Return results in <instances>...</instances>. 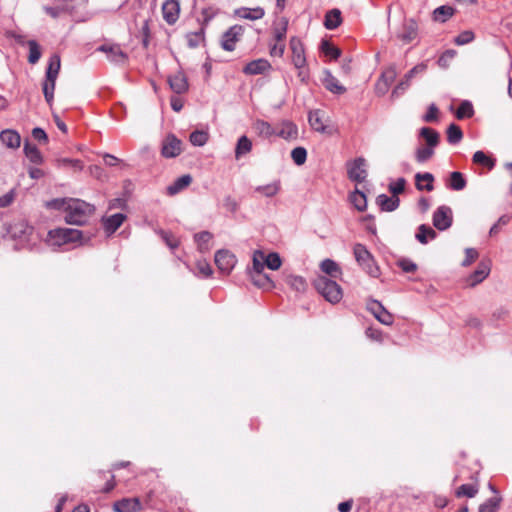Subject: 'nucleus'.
I'll return each instance as SVG.
<instances>
[{"label": "nucleus", "instance_id": "nucleus-17", "mask_svg": "<svg viewBox=\"0 0 512 512\" xmlns=\"http://www.w3.org/2000/svg\"><path fill=\"white\" fill-rule=\"evenodd\" d=\"M113 509L116 512H138L141 509V504L138 498H125L116 501L113 504Z\"/></svg>", "mask_w": 512, "mask_h": 512}, {"label": "nucleus", "instance_id": "nucleus-10", "mask_svg": "<svg viewBox=\"0 0 512 512\" xmlns=\"http://www.w3.org/2000/svg\"><path fill=\"white\" fill-rule=\"evenodd\" d=\"M348 176L352 181L363 182L367 177L366 160L359 157L348 163Z\"/></svg>", "mask_w": 512, "mask_h": 512}, {"label": "nucleus", "instance_id": "nucleus-20", "mask_svg": "<svg viewBox=\"0 0 512 512\" xmlns=\"http://www.w3.org/2000/svg\"><path fill=\"white\" fill-rule=\"evenodd\" d=\"M168 83L170 88L177 94L184 93L188 90L187 78L181 71L169 76Z\"/></svg>", "mask_w": 512, "mask_h": 512}, {"label": "nucleus", "instance_id": "nucleus-44", "mask_svg": "<svg viewBox=\"0 0 512 512\" xmlns=\"http://www.w3.org/2000/svg\"><path fill=\"white\" fill-rule=\"evenodd\" d=\"M265 266L271 270H278L282 265V259L277 252L264 253Z\"/></svg>", "mask_w": 512, "mask_h": 512}, {"label": "nucleus", "instance_id": "nucleus-26", "mask_svg": "<svg viewBox=\"0 0 512 512\" xmlns=\"http://www.w3.org/2000/svg\"><path fill=\"white\" fill-rule=\"evenodd\" d=\"M252 128L258 136L265 139L276 135V128L264 120H256Z\"/></svg>", "mask_w": 512, "mask_h": 512}, {"label": "nucleus", "instance_id": "nucleus-19", "mask_svg": "<svg viewBox=\"0 0 512 512\" xmlns=\"http://www.w3.org/2000/svg\"><path fill=\"white\" fill-rule=\"evenodd\" d=\"M276 135L286 140H293L298 136V128L290 121H282L276 127Z\"/></svg>", "mask_w": 512, "mask_h": 512}, {"label": "nucleus", "instance_id": "nucleus-12", "mask_svg": "<svg viewBox=\"0 0 512 512\" xmlns=\"http://www.w3.org/2000/svg\"><path fill=\"white\" fill-rule=\"evenodd\" d=\"M367 309L374 315V317L384 325H391L393 323V316L385 307L377 300H371L367 303Z\"/></svg>", "mask_w": 512, "mask_h": 512}, {"label": "nucleus", "instance_id": "nucleus-30", "mask_svg": "<svg viewBox=\"0 0 512 512\" xmlns=\"http://www.w3.org/2000/svg\"><path fill=\"white\" fill-rule=\"evenodd\" d=\"M320 269L326 275L332 278H338L342 275L340 266L332 259H325L320 264Z\"/></svg>", "mask_w": 512, "mask_h": 512}, {"label": "nucleus", "instance_id": "nucleus-25", "mask_svg": "<svg viewBox=\"0 0 512 512\" xmlns=\"http://www.w3.org/2000/svg\"><path fill=\"white\" fill-rule=\"evenodd\" d=\"M323 85L325 88L334 94H343L346 88L341 85L336 77L328 70L324 72Z\"/></svg>", "mask_w": 512, "mask_h": 512}, {"label": "nucleus", "instance_id": "nucleus-34", "mask_svg": "<svg viewBox=\"0 0 512 512\" xmlns=\"http://www.w3.org/2000/svg\"><path fill=\"white\" fill-rule=\"evenodd\" d=\"M416 186L419 190H433L434 177L431 173H417L415 176Z\"/></svg>", "mask_w": 512, "mask_h": 512}, {"label": "nucleus", "instance_id": "nucleus-16", "mask_svg": "<svg viewBox=\"0 0 512 512\" xmlns=\"http://www.w3.org/2000/svg\"><path fill=\"white\" fill-rule=\"evenodd\" d=\"M283 278L291 290L299 294H304L306 292L308 284L304 277L284 272Z\"/></svg>", "mask_w": 512, "mask_h": 512}, {"label": "nucleus", "instance_id": "nucleus-22", "mask_svg": "<svg viewBox=\"0 0 512 512\" xmlns=\"http://www.w3.org/2000/svg\"><path fill=\"white\" fill-rule=\"evenodd\" d=\"M234 14L238 16L239 18L246 19V20H259L262 19L265 15V11L261 7H255V8H248V7H241L234 11Z\"/></svg>", "mask_w": 512, "mask_h": 512}, {"label": "nucleus", "instance_id": "nucleus-2", "mask_svg": "<svg viewBox=\"0 0 512 512\" xmlns=\"http://www.w3.org/2000/svg\"><path fill=\"white\" fill-rule=\"evenodd\" d=\"M45 242L49 247L56 249L66 244H85L88 238H84L82 231L78 229L56 228L47 233Z\"/></svg>", "mask_w": 512, "mask_h": 512}, {"label": "nucleus", "instance_id": "nucleus-58", "mask_svg": "<svg viewBox=\"0 0 512 512\" xmlns=\"http://www.w3.org/2000/svg\"><path fill=\"white\" fill-rule=\"evenodd\" d=\"M287 20L282 19L281 25L273 29L274 40L277 42H283L287 33Z\"/></svg>", "mask_w": 512, "mask_h": 512}, {"label": "nucleus", "instance_id": "nucleus-32", "mask_svg": "<svg viewBox=\"0 0 512 512\" xmlns=\"http://www.w3.org/2000/svg\"><path fill=\"white\" fill-rule=\"evenodd\" d=\"M250 279L252 283L262 289H272L275 287L273 280L267 275L262 273L251 274Z\"/></svg>", "mask_w": 512, "mask_h": 512}, {"label": "nucleus", "instance_id": "nucleus-56", "mask_svg": "<svg viewBox=\"0 0 512 512\" xmlns=\"http://www.w3.org/2000/svg\"><path fill=\"white\" fill-rule=\"evenodd\" d=\"M321 50L326 56H329L332 59H337L341 54L340 50L331 45L328 41H322Z\"/></svg>", "mask_w": 512, "mask_h": 512}, {"label": "nucleus", "instance_id": "nucleus-6", "mask_svg": "<svg viewBox=\"0 0 512 512\" xmlns=\"http://www.w3.org/2000/svg\"><path fill=\"white\" fill-rule=\"evenodd\" d=\"M244 34V28L241 25H233L227 29L221 38V47L223 50L232 52L236 48V43Z\"/></svg>", "mask_w": 512, "mask_h": 512}, {"label": "nucleus", "instance_id": "nucleus-18", "mask_svg": "<svg viewBox=\"0 0 512 512\" xmlns=\"http://www.w3.org/2000/svg\"><path fill=\"white\" fill-rule=\"evenodd\" d=\"M271 68L268 60L260 58L249 62L244 68L243 72L247 75H257L268 71Z\"/></svg>", "mask_w": 512, "mask_h": 512}, {"label": "nucleus", "instance_id": "nucleus-15", "mask_svg": "<svg viewBox=\"0 0 512 512\" xmlns=\"http://www.w3.org/2000/svg\"><path fill=\"white\" fill-rule=\"evenodd\" d=\"M426 69L425 64H419L413 67L403 78V80L394 88L392 92L393 97L401 95L410 85L411 79L417 74L422 73Z\"/></svg>", "mask_w": 512, "mask_h": 512}, {"label": "nucleus", "instance_id": "nucleus-59", "mask_svg": "<svg viewBox=\"0 0 512 512\" xmlns=\"http://www.w3.org/2000/svg\"><path fill=\"white\" fill-rule=\"evenodd\" d=\"M434 154V148L432 147H420L416 151V160L420 163H423L430 159Z\"/></svg>", "mask_w": 512, "mask_h": 512}, {"label": "nucleus", "instance_id": "nucleus-46", "mask_svg": "<svg viewBox=\"0 0 512 512\" xmlns=\"http://www.w3.org/2000/svg\"><path fill=\"white\" fill-rule=\"evenodd\" d=\"M450 188L455 191H461L466 186V180L464 179L462 173L460 172H452L450 174Z\"/></svg>", "mask_w": 512, "mask_h": 512}, {"label": "nucleus", "instance_id": "nucleus-11", "mask_svg": "<svg viewBox=\"0 0 512 512\" xmlns=\"http://www.w3.org/2000/svg\"><path fill=\"white\" fill-rule=\"evenodd\" d=\"M98 51L105 53L107 59L116 65H124L128 60V55L119 45H102L98 48Z\"/></svg>", "mask_w": 512, "mask_h": 512}, {"label": "nucleus", "instance_id": "nucleus-52", "mask_svg": "<svg viewBox=\"0 0 512 512\" xmlns=\"http://www.w3.org/2000/svg\"><path fill=\"white\" fill-rule=\"evenodd\" d=\"M208 141V133L202 130H196L190 135V142L194 146H203Z\"/></svg>", "mask_w": 512, "mask_h": 512}, {"label": "nucleus", "instance_id": "nucleus-54", "mask_svg": "<svg viewBox=\"0 0 512 512\" xmlns=\"http://www.w3.org/2000/svg\"><path fill=\"white\" fill-rule=\"evenodd\" d=\"M291 158L296 165H302L307 159V151L303 147H296L291 151Z\"/></svg>", "mask_w": 512, "mask_h": 512}, {"label": "nucleus", "instance_id": "nucleus-14", "mask_svg": "<svg viewBox=\"0 0 512 512\" xmlns=\"http://www.w3.org/2000/svg\"><path fill=\"white\" fill-rule=\"evenodd\" d=\"M490 263L489 262H480L478 264L477 269L467 278V285L470 287H474L477 284L481 283L484 279H486L490 273Z\"/></svg>", "mask_w": 512, "mask_h": 512}, {"label": "nucleus", "instance_id": "nucleus-45", "mask_svg": "<svg viewBox=\"0 0 512 512\" xmlns=\"http://www.w3.org/2000/svg\"><path fill=\"white\" fill-rule=\"evenodd\" d=\"M478 485L463 484L455 492L456 497H468L473 498L478 493Z\"/></svg>", "mask_w": 512, "mask_h": 512}, {"label": "nucleus", "instance_id": "nucleus-50", "mask_svg": "<svg viewBox=\"0 0 512 512\" xmlns=\"http://www.w3.org/2000/svg\"><path fill=\"white\" fill-rule=\"evenodd\" d=\"M25 155L34 163H40L42 156L36 146L26 142L24 144Z\"/></svg>", "mask_w": 512, "mask_h": 512}, {"label": "nucleus", "instance_id": "nucleus-36", "mask_svg": "<svg viewBox=\"0 0 512 512\" xmlns=\"http://www.w3.org/2000/svg\"><path fill=\"white\" fill-rule=\"evenodd\" d=\"M350 202L358 211H364L367 208L366 195L359 189H355L349 196Z\"/></svg>", "mask_w": 512, "mask_h": 512}, {"label": "nucleus", "instance_id": "nucleus-35", "mask_svg": "<svg viewBox=\"0 0 512 512\" xmlns=\"http://www.w3.org/2000/svg\"><path fill=\"white\" fill-rule=\"evenodd\" d=\"M341 12L338 9H332L325 15L324 25L327 29H336L341 24Z\"/></svg>", "mask_w": 512, "mask_h": 512}, {"label": "nucleus", "instance_id": "nucleus-64", "mask_svg": "<svg viewBox=\"0 0 512 512\" xmlns=\"http://www.w3.org/2000/svg\"><path fill=\"white\" fill-rule=\"evenodd\" d=\"M474 39V33L470 30L463 31L455 38L457 45H465L470 43Z\"/></svg>", "mask_w": 512, "mask_h": 512}, {"label": "nucleus", "instance_id": "nucleus-1", "mask_svg": "<svg viewBox=\"0 0 512 512\" xmlns=\"http://www.w3.org/2000/svg\"><path fill=\"white\" fill-rule=\"evenodd\" d=\"M51 209L65 211L68 224L83 225L94 212V206L79 199L57 198L46 203Z\"/></svg>", "mask_w": 512, "mask_h": 512}, {"label": "nucleus", "instance_id": "nucleus-42", "mask_svg": "<svg viewBox=\"0 0 512 512\" xmlns=\"http://www.w3.org/2000/svg\"><path fill=\"white\" fill-rule=\"evenodd\" d=\"M420 135L426 140L429 147L434 148L438 145L439 134L435 130L429 127H423L420 130Z\"/></svg>", "mask_w": 512, "mask_h": 512}, {"label": "nucleus", "instance_id": "nucleus-31", "mask_svg": "<svg viewBox=\"0 0 512 512\" xmlns=\"http://www.w3.org/2000/svg\"><path fill=\"white\" fill-rule=\"evenodd\" d=\"M264 268V252L261 250H255L252 256V267L248 269L249 276L251 274L262 273Z\"/></svg>", "mask_w": 512, "mask_h": 512}, {"label": "nucleus", "instance_id": "nucleus-37", "mask_svg": "<svg viewBox=\"0 0 512 512\" xmlns=\"http://www.w3.org/2000/svg\"><path fill=\"white\" fill-rule=\"evenodd\" d=\"M60 66H61V60H60L59 55L53 54L49 58V63H48V67L46 70V77L51 78V79L52 78L57 79L59 71H60Z\"/></svg>", "mask_w": 512, "mask_h": 512}, {"label": "nucleus", "instance_id": "nucleus-3", "mask_svg": "<svg viewBox=\"0 0 512 512\" xmlns=\"http://www.w3.org/2000/svg\"><path fill=\"white\" fill-rule=\"evenodd\" d=\"M289 48L291 51V62L293 66L298 70V78L305 82L309 74L306 70L307 60L305 56L304 44L300 38L294 36L290 38Z\"/></svg>", "mask_w": 512, "mask_h": 512}, {"label": "nucleus", "instance_id": "nucleus-49", "mask_svg": "<svg viewBox=\"0 0 512 512\" xmlns=\"http://www.w3.org/2000/svg\"><path fill=\"white\" fill-rule=\"evenodd\" d=\"M463 133L459 126L456 124L449 125L447 129V140L451 144H456L461 141Z\"/></svg>", "mask_w": 512, "mask_h": 512}, {"label": "nucleus", "instance_id": "nucleus-23", "mask_svg": "<svg viewBox=\"0 0 512 512\" xmlns=\"http://www.w3.org/2000/svg\"><path fill=\"white\" fill-rule=\"evenodd\" d=\"M418 35V25L413 19L405 20L403 23V31L399 34V38L405 42L410 43L416 39Z\"/></svg>", "mask_w": 512, "mask_h": 512}, {"label": "nucleus", "instance_id": "nucleus-40", "mask_svg": "<svg viewBox=\"0 0 512 512\" xmlns=\"http://www.w3.org/2000/svg\"><path fill=\"white\" fill-rule=\"evenodd\" d=\"M195 242L201 252H206L210 249L209 243L212 240V234L208 231H203L195 234Z\"/></svg>", "mask_w": 512, "mask_h": 512}, {"label": "nucleus", "instance_id": "nucleus-27", "mask_svg": "<svg viewBox=\"0 0 512 512\" xmlns=\"http://www.w3.org/2000/svg\"><path fill=\"white\" fill-rule=\"evenodd\" d=\"M399 198L397 196H387L381 194L377 197L376 203L379 205L382 211L392 212L399 206Z\"/></svg>", "mask_w": 512, "mask_h": 512}, {"label": "nucleus", "instance_id": "nucleus-60", "mask_svg": "<svg viewBox=\"0 0 512 512\" xmlns=\"http://www.w3.org/2000/svg\"><path fill=\"white\" fill-rule=\"evenodd\" d=\"M197 273L203 277H210L213 270L206 260H199L196 264Z\"/></svg>", "mask_w": 512, "mask_h": 512}, {"label": "nucleus", "instance_id": "nucleus-21", "mask_svg": "<svg viewBox=\"0 0 512 512\" xmlns=\"http://www.w3.org/2000/svg\"><path fill=\"white\" fill-rule=\"evenodd\" d=\"M308 121L313 130L324 133L326 131V116L321 110H313L309 112Z\"/></svg>", "mask_w": 512, "mask_h": 512}, {"label": "nucleus", "instance_id": "nucleus-39", "mask_svg": "<svg viewBox=\"0 0 512 512\" xmlns=\"http://www.w3.org/2000/svg\"><path fill=\"white\" fill-rule=\"evenodd\" d=\"M56 85V79L45 77V81L42 85L43 94L46 102L51 106L54 99V90Z\"/></svg>", "mask_w": 512, "mask_h": 512}, {"label": "nucleus", "instance_id": "nucleus-61", "mask_svg": "<svg viewBox=\"0 0 512 512\" xmlns=\"http://www.w3.org/2000/svg\"><path fill=\"white\" fill-rule=\"evenodd\" d=\"M87 0H54V3H60L62 9L73 10L83 5Z\"/></svg>", "mask_w": 512, "mask_h": 512}, {"label": "nucleus", "instance_id": "nucleus-9", "mask_svg": "<svg viewBox=\"0 0 512 512\" xmlns=\"http://www.w3.org/2000/svg\"><path fill=\"white\" fill-rule=\"evenodd\" d=\"M182 152V142L175 135L169 134L162 142L161 154L165 158L177 157Z\"/></svg>", "mask_w": 512, "mask_h": 512}, {"label": "nucleus", "instance_id": "nucleus-5", "mask_svg": "<svg viewBox=\"0 0 512 512\" xmlns=\"http://www.w3.org/2000/svg\"><path fill=\"white\" fill-rule=\"evenodd\" d=\"M353 253L356 262L362 269L372 277H378L379 268L376 265L372 254L368 251L366 246L363 244L357 243L353 248Z\"/></svg>", "mask_w": 512, "mask_h": 512}, {"label": "nucleus", "instance_id": "nucleus-24", "mask_svg": "<svg viewBox=\"0 0 512 512\" xmlns=\"http://www.w3.org/2000/svg\"><path fill=\"white\" fill-rule=\"evenodd\" d=\"M0 140L7 148L17 149L21 144V137L15 130L7 129L0 133Z\"/></svg>", "mask_w": 512, "mask_h": 512}, {"label": "nucleus", "instance_id": "nucleus-43", "mask_svg": "<svg viewBox=\"0 0 512 512\" xmlns=\"http://www.w3.org/2000/svg\"><path fill=\"white\" fill-rule=\"evenodd\" d=\"M252 149V142L246 137L241 136L238 139L236 149H235V157L236 159H239L243 155L249 153Z\"/></svg>", "mask_w": 512, "mask_h": 512}, {"label": "nucleus", "instance_id": "nucleus-57", "mask_svg": "<svg viewBox=\"0 0 512 512\" xmlns=\"http://www.w3.org/2000/svg\"><path fill=\"white\" fill-rule=\"evenodd\" d=\"M456 55V51L455 50H452V49H449V50H446L438 59V65L443 68V69H446L450 66V63L451 61L454 59Z\"/></svg>", "mask_w": 512, "mask_h": 512}, {"label": "nucleus", "instance_id": "nucleus-48", "mask_svg": "<svg viewBox=\"0 0 512 512\" xmlns=\"http://www.w3.org/2000/svg\"><path fill=\"white\" fill-rule=\"evenodd\" d=\"M472 160L475 164L482 165L489 169L493 168V166H494V161L488 155H486L483 151H476L473 154Z\"/></svg>", "mask_w": 512, "mask_h": 512}, {"label": "nucleus", "instance_id": "nucleus-4", "mask_svg": "<svg viewBox=\"0 0 512 512\" xmlns=\"http://www.w3.org/2000/svg\"><path fill=\"white\" fill-rule=\"evenodd\" d=\"M314 287L328 302L339 303L343 297V291L336 281L326 276H318L314 280Z\"/></svg>", "mask_w": 512, "mask_h": 512}, {"label": "nucleus", "instance_id": "nucleus-53", "mask_svg": "<svg viewBox=\"0 0 512 512\" xmlns=\"http://www.w3.org/2000/svg\"><path fill=\"white\" fill-rule=\"evenodd\" d=\"M186 39L189 47L196 48L204 41V31L200 29L197 32L188 33Z\"/></svg>", "mask_w": 512, "mask_h": 512}, {"label": "nucleus", "instance_id": "nucleus-13", "mask_svg": "<svg viewBox=\"0 0 512 512\" xmlns=\"http://www.w3.org/2000/svg\"><path fill=\"white\" fill-rule=\"evenodd\" d=\"M162 13L164 20L172 25L179 18L180 4L178 0H167L162 5Z\"/></svg>", "mask_w": 512, "mask_h": 512}, {"label": "nucleus", "instance_id": "nucleus-28", "mask_svg": "<svg viewBox=\"0 0 512 512\" xmlns=\"http://www.w3.org/2000/svg\"><path fill=\"white\" fill-rule=\"evenodd\" d=\"M125 215L122 213L113 214L103 220L104 228L107 233H114L125 220Z\"/></svg>", "mask_w": 512, "mask_h": 512}, {"label": "nucleus", "instance_id": "nucleus-55", "mask_svg": "<svg viewBox=\"0 0 512 512\" xmlns=\"http://www.w3.org/2000/svg\"><path fill=\"white\" fill-rule=\"evenodd\" d=\"M473 115V106L469 101H463L458 107L456 116L458 119L468 118Z\"/></svg>", "mask_w": 512, "mask_h": 512}, {"label": "nucleus", "instance_id": "nucleus-41", "mask_svg": "<svg viewBox=\"0 0 512 512\" xmlns=\"http://www.w3.org/2000/svg\"><path fill=\"white\" fill-rule=\"evenodd\" d=\"M454 14V9L450 6H440L433 11V19L444 23Z\"/></svg>", "mask_w": 512, "mask_h": 512}, {"label": "nucleus", "instance_id": "nucleus-38", "mask_svg": "<svg viewBox=\"0 0 512 512\" xmlns=\"http://www.w3.org/2000/svg\"><path fill=\"white\" fill-rule=\"evenodd\" d=\"M280 190V183L278 181L271 182L266 185H260L255 188V192L260 193L265 197H273Z\"/></svg>", "mask_w": 512, "mask_h": 512}, {"label": "nucleus", "instance_id": "nucleus-29", "mask_svg": "<svg viewBox=\"0 0 512 512\" xmlns=\"http://www.w3.org/2000/svg\"><path fill=\"white\" fill-rule=\"evenodd\" d=\"M192 182V177L188 174L182 175L181 177L177 178L171 185L167 187V193L169 195H175L182 190H184L186 187L190 185Z\"/></svg>", "mask_w": 512, "mask_h": 512}, {"label": "nucleus", "instance_id": "nucleus-62", "mask_svg": "<svg viewBox=\"0 0 512 512\" xmlns=\"http://www.w3.org/2000/svg\"><path fill=\"white\" fill-rule=\"evenodd\" d=\"M479 254L474 248H466L465 249V259L462 261L461 265L463 267H468L471 265L477 258Z\"/></svg>", "mask_w": 512, "mask_h": 512}, {"label": "nucleus", "instance_id": "nucleus-63", "mask_svg": "<svg viewBox=\"0 0 512 512\" xmlns=\"http://www.w3.org/2000/svg\"><path fill=\"white\" fill-rule=\"evenodd\" d=\"M396 77H397L396 69L394 67H389L382 73V75L379 79L390 86L394 82Z\"/></svg>", "mask_w": 512, "mask_h": 512}, {"label": "nucleus", "instance_id": "nucleus-8", "mask_svg": "<svg viewBox=\"0 0 512 512\" xmlns=\"http://www.w3.org/2000/svg\"><path fill=\"white\" fill-rule=\"evenodd\" d=\"M236 262L235 255L228 250H219L215 253V264L224 274H229L233 270Z\"/></svg>", "mask_w": 512, "mask_h": 512}, {"label": "nucleus", "instance_id": "nucleus-7", "mask_svg": "<svg viewBox=\"0 0 512 512\" xmlns=\"http://www.w3.org/2000/svg\"><path fill=\"white\" fill-rule=\"evenodd\" d=\"M433 225L440 231L448 229L452 225V210L448 206H440L433 214Z\"/></svg>", "mask_w": 512, "mask_h": 512}, {"label": "nucleus", "instance_id": "nucleus-51", "mask_svg": "<svg viewBox=\"0 0 512 512\" xmlns=\"http://www.w3.org/2000/svg\"><path fill=\"white\" fill-rule=\"evenodd\" d=\"M501 497H493L479 506V512H496L499 508Z\"/></svg>", "mask_w": 512, "mask_h": 512}, {"label": "nucleus", "instance_id": "nucleus-47", "mask_svg": "<svg viewBox=\"0 0 512 512\" xmlns=\"http://www.w3.org/2000/svg\"><path fill=\"white\" fill-rule=\"evenodd\" d=\"M27 44L29 47L28 61L30 64H36L41 57L40 46L35 40H29Z\"/></svg>", "mask_w": 512, "mask_h": 512}, {"label": "nucleus", "instance_id": "nucleus-33", "mask_svg": "<svg viewBox=\"0 0 512 512\" xmlns=\"http://www.w3.org/2000/svg\"><path fill=\"white\" fill-rule=\"evenodd\" d=\"M436 236L437 233L435 232V230L425 224H422L418 227V231L415 235L416 239L421 244H427L429 240L435 239Z\"/></svg>", "mask_w": 512, "mask_h": 512}]
</instances>
